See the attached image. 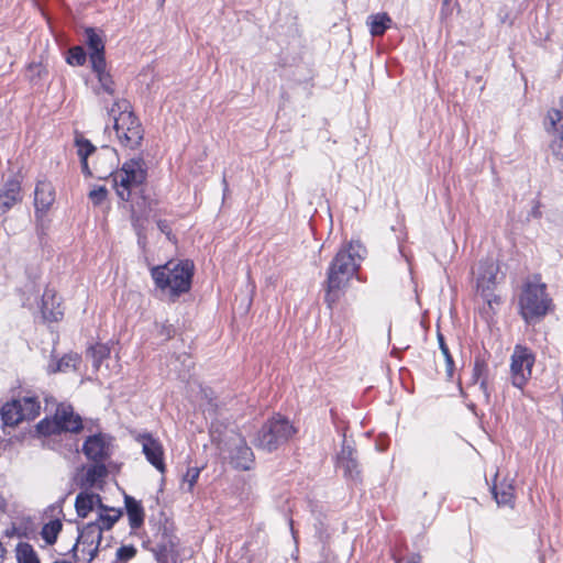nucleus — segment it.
<instances>
[{"label": "nucleus", "instance_id": "1", "mask_svg": "<svg viewBox=\"0 0 563 563\" xmlns=\"http://www.w3.org/2000/svg\"><path fill=\"white\" fill-rule=\"evenodd\" d=\"M365 249L360 242H350L342 246L331 262L325 280L324 300L332 308L340 299L341 291L356 274L360 262L365 255Z\"/></svg>", "mask_w": 563, "mask_h": 563}, {"label": "nucleus", "instance_id": "2", "mask_svg": "<svg viewBox=\"0 0 563 563\" xmlns=\"http://www.w3.org/2000/svg\"><path fill=\"white\" fill-rule=\"evenodd\" d=\"M365 249L360 242H350L342 246L331 262L325 280L324 300L332 308L340 299L341 291L356 274L360 262L365 255Z\"/></svg>", "mask_w": 563, "mask_h": 563}, {"label": "nucleus", "instance_id": "3", "mask_svg": "<svg viewBox=\"0 0 563 563\" xmlns=\"http://www.w3.org/2000/svg\"><path fill=\"white\" fill-rule=\"evenodd\" d=\"M194 263L185 261H169L164 265L151 268V276L163 295L176 299L189 291L194 275Z\"/></svg>", "mask_w": 563, "mask_h": 563}, {"label": "nucleus", "instance_id": "4", "mask_svg": "<svg viewBox=\"0 0 563 563\" xmlns=\"http://www.w3.org/2000/svg\"><path fill=\"white\" fill-rule=\"evenodd\" d=\"M120 516L121 512L117 509H111L110 514L100 511L93 521L81 529L71 549L77 563H90L93 560L102 539V531L111 529Z\"/></svg>", "mask_w": 563, "mask_h": 563}, {"label": "nucleus", "instance_id": "5", "mask_svg": "<svg viewBox=\"0 0 563 563\" xmlns=\"http://www.w3.org/2000/svg\"><path fill=\"white\" fill-rule=\"evenodd\" d=\"M108 113L114 121L113 128L121 145L129 148L139 146L143 129L131 111L130 103L124 99L115 100Z\"/></svg>", "mask_w": 563, "mask_h": 563}, {"label": "nucleus", "instance_id": "6", "mask_svg": "<svg viewBox=\"0 0 563 563\" xmlns=\"http://www.w3.org/2000/svg\"><path fill=\"white\" fill-rule=\"evenodd\" d=\"M212 438L218 443L221 453L227 454L233 467L249 471L254 464V454L245 439L234 429L223 432L212 431Z\"/></svg>", "mask_w": 563, "mask_h": 563}, {"label": "nucleus", "instance_id": "7", "mask_svg": "<svg viewBox=\"0 0 563 563\" xmlns=\"http://www.w3.org/2000/svg\"><path fill=\"white\" fill-rule=\"evenodd\" d=\"M113 188L117 196L129 201L133 192L139 190L146 179V169L141 158H133L125 162L122 167L111 174Z\"/></svg>", "mask_w": 563, "mask_h": 563}, {"label": "nucleus", "instance_id": "8", "mask_svg": "<svg viewBox=\"0 0 563 563\" xmlns=\"http://www.w3.org/2000/svg\"><path fill=\"white\" fill-rule=\"evenodd\" d=\"M476 294L488 305L490 309L499 305V297L495 289L499 282V265L493 258L479 261L472 269Z\"/></svg>", "mask_w": 563, "mask_h": 563}, {"label": "nucleus", "instance_id": "9", "mask_svg": "<svg viewBox=\"0 0 563 563\" xmlns=\"http://www.w3.org/2000/svg\"><path fill=\"white\" fill-rule=\"evenodd\" d=\"M296 430L292 424L282 416H275L263 424L253 440L254 445L266 452H273L286 443Z\"/></svg>", "mask_w": 563, "mask_h": 563}, {"label": "nucleus", "instance_id": "10", "mask_svg": "<svg viewBox=\"0 0 563 563\" xmlns=\"http://www.w3.org/2000/svg\"><path fill=\"white\" fill-rule=\"evenodd\" d=\"M82 428L79 415L75 413L70 405L60 404L53 418H45L38 422L36 430L41 435H62L76 433Z\"/></svg>", "mask_w": 563, "mask_h": 563}, {"label": "nucleus", "instance_id": "11", "mask_svg": "<svg viewBox=\"0 0 563 563\" xmlns=\"http://www.w3.org/2000/svg\"><path fill=\"white\" fill-rule=\"evenodd\" d=\"M551 306V299L545 291V285L541 283H527L519 298L520 313L530 322L534 318L544 317Z\"/></svg>", "mask_w": 563, "mask_h": 563}, {"label": "nucleus", "instance_id": "12", "mask_svg": "<svg viewBox=\"0 0 563 563\" xmlns=\"http://www.w3.org/2000/svg\"><path fill=\"white\" fill-rule=\"evenodd\" d=\"M543 124L550 136V154L554 161L563 162V98L559 108H552L547 112Z\"/></svg>", "mask_w": 563, "mask_h": 563}, {"label": "nucleus", "instance_id": "13", "mask_svg": "<svg viewBox=\"0 0 563 563\" xmlns=\"http://www.w3.org/2000/svg\"><path fill=\"white\" fill-rule=\"evenodd\" d=\"M534 354L525 346L516 345L510 362V378L515 387L522 389L531 378Z\"/></svg>", "mask_w": 563, "mask_h": 563}, {"label": "nucleus", "instance_id": "14", "mask_svg": "<svg viewBox=\"0 0 563 563\" xmlns=\"http://www.w3.org/2000/svg\"><path fill=\"white\" fill-rule=\"evenodd\" d=\"M82 451L89 460L102 462L111 454L112 439L104 433L92 434L85 441Z\"/></svg>", "mask_w": 563, "mask_h": 563}, {"label": "nucleus", "instance_id": "15", "mask_svg": "<svg viewBox=\"0 0 563 563\" xmlns=\"http://www.w3.org/2000/svg\"><path fill=\"white\" fill-rule=\"evenodd\" d=\"M142 446L146 460L161 473L165 472L164 449L162 443L150 433H142L136 437Z\"/></svg>", "mask_w": 563, "mask_h": 563}, {"label": "nucleus", "instance_id": "16", "mask_svg": "<svg viewBox=\"0 0 563 563\" xmlns=\"http://www.w3.org/2000/svg\"><path fill=\"white\" fill-rule=\"evenodd\" d=\"M75 507L78 516L81 518H87L88 515L93 511L97 514V517L100 511H103V514H110V510L112 509L104 507L101 504L99 495L87 492L77 495Z\"/></svg>", "mask_w": 563, "mask_h": 563}, {"label": "nucleus", "instance_id": "17", "mask_svg": "<svg viewBox=\"0 0 563 563\" xmlns=\"http://www.w3.org/2000/svg\"><path fill=\"white\" fill-rule=\"evenodd\" d=\"M22 201L21 184L16 178L8 179L0 189V216Z\"/></svg>", "mask_w": 563, "mask_h": 563}, {"label": "nucleus", "instance_id": "18", "mask_svg": "<svg viewBox=\"0 0 563 563\" xmlns=\"http://www.w3.org/2000/svg\"><path fill=\"white\" fill-rule=\"evenodd\" d=\"M85 41L89 48L91 66L99 67L104 62V41L100 33L92 27L85 30Z\"/></svg>", "mask_w": 563, "mask_h": 563}, {"label": "nucleus", "instance_id": "19", "mask_svg": "<svg viewBox=\"0 0 563 563\" xmlns=\"http://www.w3.org/2000/svg\"><path fill=\"white\" fill-rule=\"evenodd\" d=\"M95 157H97V162L91 170V176L104 178L117 159V152L112 147L104 146L96 154Z\"/></svg>", "mask_w": 563, "mask_h": 563}, {"label": "nucleus", "instance_id": "20", "mask_svg": "<svg viewBox=\"0 0 563 563\" xmlns=\"http://www.w3.org/2000/svg\"><path fill=\"white\" fill-rule=\"evenodd\" d=\"M338 466L344 471V475L354 478L358 475V465L354 457L353 449L350 445H343L338 456Z\"/></svg>", "mask_w": 563, "mask_h": 563}, {"label": "nucleus", "instance_id": "21", "mask_svg": "<svg viewBox=\"0 0 563 563\" xmlns=\"http://www.w3.org/2000/svg\"><path fill=\"white\" fill-rule=\"evenodd\" d=\"M55 200V190L51 183L38 181L35 188V206L40 210H47Z\"/></svg>", "mask_w": 563, "mask_h": 563}, {"label": "nucleus", "instance_id": "22", "mask_svg": "<svg viewBox=\"0 0 563 563\" xmlns=\"http://www.w3.org/2000/svg\"><path fill=\"white\" fill-rule=\"evenodd\" d=\"M42 313L48 321H57L63 317L59 302L52 290H46L42 299Z\"/></svg>", "mask_w": 563, "mask_h": 563}, {"label": "nucleus", "instance_id": "23", "mask_svg": "<svg viewBox=\"0 0 563 563\" xmlns=\"http://www.w3.org/2000/svg\"><path fill=\"white\" fill-rule=\"evenodd\" d=\"M391 18L385 13L379 12L375 14L368 15L366 20V24L369 29V33L373 36H380L385 33L386 30H388L391 26Z\"/></svg>", "mask_w": 563, "mask_h": 563}, {"label": "nucleus", "instance_id": "24", "mask_svg": "<svg viewBox=\"0 0 563 563\" xmlns=\"http://www.w3.org/2000/svg\"><path fill=\"white\" fill-rule=\"evenodd\" d=\"M77 154L81 162V170L87 176H91L92 172L88 164V158L90 156H96L98 152H96V147L86 139H77L76 140Z\"/></svg>", "mask_w": 563, "mask_h": 563}, {"label": "nucleus", "instance_id": "25", "mask_svg": "<svg viewBox=\"0 0 563 563\" xmlns=\"http://www.w3.org/2000/svg\"><path fill=\"white\" fill-rule=\"evenodd\" d=\"M16 401L20 405L22 420H32L38 416L41 406L36 397L25 396Z\"/></svg>", "mask_w": 563, "mask_h": 563}, {"label": "nucleus", "instance_id": "26", "mask_svg": "<svg viewBox=\"0 0 563 563\" xmlns=\"http://www.w3.org/2000/svg\"><path fill=\"white\" fill-rule=\"evenodd\" d=\"M1 419L5 426H16L22 421L20 405L16 399L7 402L1 409Z\"/></svg>", "mask_w": 563, "mask_h": 563}, {"label": "nucleus", "instance_id": "27", "mask_svg": "<svg viewBox=\"0 0 563 563\" xmlns=\"http://www.w3.org/2000/svg\"><path fill=\"white\" fill-rule=\"evenodd\" d=\"M125 507L131 527L139 528L144 520L143 507L139 501L131 497L125 498Z\"/></svg>", "mask_w": 563, "mask_h": 563}, {"label": "nucleus", "instance_id": "28", "mask_svg": "<svg viewBox=\"0 0 563 563\" xmlns=\"http://www.w3.org/2000/svg\"><path fill=\"white\" fill-rule=\"evenodd\" d=\"M62 528L63 523L59 519L49 520L42 527L40 534L46 545H53L56 542Z\"/></svg>", "mask_w": 563, "mask_h": 563}, {"label": "nucleus", "instance_id": "29", "mask_svg": "<svg viewBox=\"0 0 563 563\" xmlns=\"http://www.w3.org/2000/svg\"><path fill=\"white\" fill-rule=\"evenodd\" d=\"M106 60L101 62L99 67L92 66V70L96 74L98 81L100 84V89L109 95L114 93V82L112 80L111 75L106 69Z\"/></svg>", "mask_w": 563, "mask_h": 563}, {"label": "nucleus", "instance_id": "30", "mask_svg": "<svg viewBox=\"0 0 563 563\" xmlns=\"http://www.w3.org/2000/svg\"><path fill=\"white\" fill-rule=\"evenodd\" d=\"M18 563H41L36 551L26 542L18 543L15 548Z\"/></svg>", "mask_w": 563, "mask_h": 563}, {"label": "nucleus", "instance_id": "31", "mask_svg": "<svg viewBox=\"0 0 563 563\" xmlns=\"http://www.w3.org/2000/svg\"><path fill=\"white\" fill-rule=\"evenodd\" d=\"M156 559L158 563H169L176 560V542L169 539L167 543L157 544Z\"/></svg>", "mask_w": 563, "mask_h": 563}, {"label": "nucleus", "instance_id": "32", "mask_svg": "<svg viewBox=\"0 0 563 563\" xmlns=\"http://www.w3.org/2000/svg\"><path fill=\"white\" fill-rule=\"evenodd\" d=\"M493 494L498 505L511 506L514 503V487L510 484L494 485Z\"/></svg>", "mask_w": 563, "mask_h": 563}, {"label": "nucleus", "instance_id": "33", "mask_svg": "<svg viewBox=\"0 0 563 563\" xmlns=\"http://www.w3.org/2000/svg\"><path fill=\"white\" fill-rule=\"evenodd\" d=\"M88 355L92 360L93 367L98 371L102 361L109 357L110 349L106 344L98 343L89 349Z\"/></svg>", "mask_w": 563, "mask_h": 563}, {"label": "nucleus", "instance_id": "34", "mask_svg": "<svg viewBox=\"0 0 563 563\" xmlns=\"http://www.w3.org/2000/svg\"><path fill=\"white\" fill-rule=\"evenodd\" d=\"M487 366L484 361L477 358L474 363L473 379L475 384H479V388L487 396V380H486Z\"/></svg>", "mask_w": 563, "mask_h": 563}, {"label": "nucleus", "instance_id": "35", "mask_svg": "<svg viewBox=\"0 0 563 563\" xmlns=\"http://www.w3.org/2000/svg\"><path fill=\"white\" fill-rule=\"evenodd\" d=\"M79 362L80 356L78 354H66L57 362L55 367L51 368V372H68L76 369Z\"/></svg>", "mask_w": 563, "mask_h": 563}, {"label": "nucleus", "instance_id": "36", "mask_svg": "<svg viewBox=\"0 0 563 563\" xmlns=\"http://www.w3.org/2000/svg\"><path fill=\"white\" fill-rule=\"evenodd\" d=\"M200 467H188L187 472L183 476L181 481V489L188 493H191L199 476H200Z\"/></svg>", "mask_w": 563, "mask_h": 563}, {"label": "nucleus", "instance_id": "37", "mask_svg": "<svg viewBox=\"0 0 563 563\" xmlns=\"http://www.w3.org/2000/svg\"><path fill=\"white\" fill-rule=\"evenodd\" d=\"M107 475V468L102 464H95L86 472V483L90 486L97 485Z\"/></svg>", "mask_w": 563, "mask_h": 563}, {"label": "nucleus", "instance_id": "38", "mask_svg": "<svg viewBox=\"0 0 563 563\" xmlns=\"http://www.w3.org/2000/svg\"><path fill=\"white\" fill-rule=\"evenodd\" d=\"M86 58L85 49L81 46H75L68 52L67 63L73 66H81L85 64Z\"/></svg>", "mask_w": 563, "mask_h": 563}, {"label": "nucleus", "instance_id": "39", "mask_svg": "<svg viewBox=\"0 0 563 563\" xmlns=\"http://www.w3.org/2000/svg\"><path fill=\"white\" fill-rule=\"evenodd\" d=\"M107 194H108V191H107L106 187L99 186V187L93 188L92 190H90L89 199L91 200V202L95 206H98V205L102 203L106 200Z\"/></svg>", "mask_w": 563, "mask_h": 563}, {"label": "nucleus", "instance_id": "40", "mask_svg": "<svg viewBox=\"0 0 563 563\" xmlns=\"http://www.w3.org/2000/svg\"><path fill=\"white\" fill-rule=\"evenodd\" d=\"M136 553V550L132 545H123L118 549L117 555L120 560H130L132 559Z\"/></svg>", "mask_w": 563, "mask_h": 563}, {"label": "nucleus", "instance_id": "41", "mask_svg": "<svg viewBox=\"0 0 563 563\" xmlns=\"http://www.w3.org/2000/svg\"><path fill=\"white\" fill-rule=\"evenodd\" d=\"M439 343H440L441 352H442V354L445 357V361L448 363L449 372L451 373V365H452L453 361H452V357H451V355L449 353V349L444 344L443 338L441 335L439 336Z\"/></svg>", "mask_w": 563, "mask_h": 563}, {"label": "nucleus", "instance_id": "42", "mask_svg": "<svg viewBox=\"0 0 563 563\" xmlns=\"http://www.w3.org/2000/svg\"><path fill=\"white\" fill-rule=\"evenodd\" d=\"M201 395L206 399L207 408H205V404L203 402L200 404V407L203 408V411L205 410L212 411L213 408H212V404H211V400H212L211 391L207 390V389H201Z\"/></svg>", "mask_w": 563, "mask_h": 563}, {"label": "nucleus", "instance_id": "43", "mask_svg": "<svg viewBox=\"0 0 563 563\" xmlns=\"http://www.w3.org/2000/svg\"><path fill=\"white\" fill-rule=\"evenodd\" d=\"M406 563H420V556H411Z\"/></svg>", "mask_w": 563, "mask_h": 563}, {"label": "nucleus", "instance_id": "44", "mask_svg": "<svg viewBox=\"0 0 563 563\" xmlns=\"http://www.w3.org/2000/svg\"><path fill=\"white\" fill-rule=\"evenodd\" d=\"M33 68H35L37 70L38 75L41 74L42 68L40 65H30V69L32 70Z\"/></svg>", "mask_w": 563, "mask_h": 563}, {"label": "nucleus", "instance_id": "45", "mask_svg": "<svg viewBox=\"0 0 563 563\" xmlns=\"http://www.w3.org/2000/svg\"><path fill=\"white\" fill-rule=\"evenodd\" d=\"M158 227H159V229H161L162 231H164V230H165V225H163L162 223H158Z\"/></svg>", "mask_w": 563, "mask_h": 563}, {"label": "nucleus", "instance_id": "46", "mask_svg": "<svg viewBox=\"0 0 563 563\" xmlns=\"http://www.w3.org/2000/svg\"><path fill=\"white\" fill-rule=\"evenodd\" d=\"M0 552L3 553L4 549L2 548V544L0 543Z\"/></svg>", "mask_w": 563, "mask_h": 563}, {"label": "nucleus", "instance_id": "47", "mask_svg": "<svg viewBox=\"0 0 563 563\" xmlns=\"http://www.w3.org/2000/svg\"><path fill=\"white\" fill-rule=\"evenodd\" d=\"M162 2H164L165 0H161Z\"/></svg>", "mask_w": 563, "mask_h": 563}]
</instances>
